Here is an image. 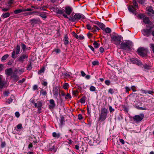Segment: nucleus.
I'll return each instance as SVG.
<instances>
[{"label":"nucleus","instance_id":"obj_60","mask_svg":"<svg viewBox=\"0 0 154 154\" xmlns=\"http://www.w3.org/2000/svg\"><path fill=\"white\" fill-rule=\"evenodd\" d=\"M86 27L87 29L89 30H91L92 28L89 24H87L86 25Z\"/></svg>","mask_w":154,"mask_h":154},{"label":"nucleus","instance_id":"obj_29","mask_svg":"<svg viewBox=\"0 0 154 154\" xmlns=\"http://www.w3.org/2000/svg\"><path fill=\"white\" fill-rule=\"evenodd\" d=\"M52 136L54 137L58 138L60 137V134L59 133H57L55 132H54L52 133Z\"/></svg>","mask_w":154,"mask_h":154},{"label":"nucleus","instance_id":"obj_45","mask_svg":"<svg viewBox=\"0 0 154 154\" xmlns=\"http://www.w3.org/2000/svg\"><path fill=\"white\" fill-rule=\"evenodd\" d=\"M71 98V96L69 94H67L66 97H65V98L66 99H70Z\"/></svg>","mask_w":154,"mask_h":154},{"label":"nucleus","instance_id":"obj_34","mask_svg":"<svg viewBox=\"0 0 154 154\" xmlns=\"http://www.w3.org/2000/svg\"><path fill=\"white\" fill-rule=\"evenodd\" d=\"M22 45V49L23 51H25L27 49L26 46L23 43L21 44Z\"/></svg>","mask_w":154,"mask_h":154},{"label":"nucleus","instance_id":"obj_20","mask_svg":"<svg viewBox=\"0 0 154 154\" xmlns=\"http://www.w3.org/2000/svg\"><path fill=\"white\" fill-rule=\"evenodd\" d=\"M13 72V70L11 68L6 69L5 70V73L8 76L11 75Z\"/></svg>","mask_w":154,"mask_h":154},{"label":"nucleus","instance_id":"obj_7","mask_svg":"<svg viewBox=\"0 0 154 154\" xmlns=\"http://www.w3.org/2000/svg\"><path fill=\"white\" fill-rule=\"evenodd\" d=\"M20 49V46L17 45L16 49H14L12 52L11 57L12 58H14L17 57V56H16V54L17 55L19 54Z\"/></svg>","mask_w":154,"mask_h":154},{"label":"nucleus","instance_id":"obj_4","mask_svg":"<svg viewBox=\"0 0 154 154\" xmlns=\"http://www.w3.org/2000/svg\"><path fill=\"white\" fill-rule=\"evenodd\" d=\"M133 4L134 6L133 5L129 6L128 7V9L130 12L136 15L137 14L136 12V8H138V7L137 3L135 0H133Z\"/></svg>","mask_w":154,"mask_h":154},{"label":"nucleus","instance_id":"obj_8","mask_svg":"<svg viewBox=\"0 0 154 154\" xmlns=\"http://www.w3.org/2000/svg\"><path fill=\"white\" fill-rule=\"evenodd\" d=\"M60 90L57 88L55 87L54 88L53 93L55 98L57 99L58 94H59L60 97L61 98V95L60 94Z\"/></svg>","mask_w":154,"mask_h":154},{"label":"nucleus","instance_id":"obj_53","mask_svg":"<svg viewBox=\"0 0 154 154\" xmlns=\"http://www.w3.org/2000/svg\"><path fill=\"white\" fill-rule=\"evenodd\" d=\"M44 68H42L38 72V74H39L40 73L43 72H44Z\"/></svg>","mask_w":154,"mask_h":154},{"label":"nucleus","instance_id":"obj_43","mask_svg":"<svg viewBox=\"0 0 154 154\" xmlns=\"http://www.w3.org/2000/svg\"><path fill=\"white\" fill-rule=\"evenodd\" d=\"M108 92L111 94H112L114 93V90L112 88H109Z\"/></svg>","mask_w":154,"mask_h":154},{"label":"nucleus","instance_id":"obj_11","mask_svg":"<svg viewBox=\"0 0 154 154\" xmlns=\"http://www.w3.org/2000/svg\"><path fill=\"white\" fill-rule=\"evenodd\" d=\"M18 70H16L14 72L13 75L11 76V78L15 82L19 80V77L16 75L18 73Z\"/></svg>","mask_w":154,"mask_h":154},{"label":"nucleus","instance_id":"obj_22","mask_svg":"<svg viewBox=\"0 0 154 154\" xmlns=\"http://www.w3.org/2000/svg\"><path fill=\"white\" fill-rule=\"evenodd\" d=\"M148 14L149 15L152 16L154 14V11L153 10L152 7H150L148 9Z\"/></svg>","mask_w":154,"mask_h":154},{"label":"nucleus","instance_id":"obj_27","mask_svg":"<svg viewBox=\"0 0 154 154\" xmlns=\"http://www.w3.org/2000/svg\"><path fill=\"white\" fill-rule=\"evenodd\" d=\"M65 122L64 118L63 117H62L60 119V126H62L64 124Z\"/></svg>","mask_w":154,"mask_h":154},{"label":"nucleus","instance_id":"obj_63","mask_svg":"<svg viewBox=\"0 0 154 154\" xmlns=\"http://www.w3.org/2000/svg\"><path fill=\"white\" fill-rule=\"evenodd\" d=\"M135 88H136V87L135 86H132L131 87V89L134 92L136 91V90L134 89Z\"/></svg>","mask_w":154,"mask_h":154},{"label":"nucleus","instance_id":"obj_6","mask_svg":"<svg viewBox=\"0 0 154 154\" xmlns=\"http://www.w3.org/2000/svg\"><path fill=\"white\" fill-rule=\"evenodd\" d=\"M148 50L143 48L141 47L137 49V52L139 55L142 57L146 56Z\"/></svg>","mask_w":154,"mask_h":154},{"label":"nucleus","instance_id":"obj_13","mask_svg":"<svg viewBox=\"0 0 154 154\" xmlns=\"http://www.w3.org/2000/svg\"><path fill=\"white\" fill-rule=\"evenodd\" d=\"M151 31L150 29H146L142 30V32L143 35L147 37L149 36L150 35Z\"/></svg>","mask_w":154,"mask_h":154},{"label":"nucleus","instance_id":"obj_16","mask_svg":"<svg viewBox=\"0 0 154 154\" xmlns=\"http://www.w3.org/2000/svg\"><path fill=\"white\" fill-rule=\"evenodd\" d=\"M131 61L133 63L136 64L139 66H141L142 65V63L137 58L132 59L131 60Z\"/></svg>","mask_w":154,"mask_h":154},{"label":"nucleus","instance_id":"obj_10","mask_svg":"<svg viewBox=\"0 0 154 154\" xmlns=\"http://www.w3.org/2000/svg\"><path fill=\"white\" fill-rule=\"evenodd\" d=\"M73 16L75 19V21L76 20H82L85 18V16L79 13L76 14Z\"/></svg>","mask_w":154,"mask_h":154},{"label":"nucleus","instance_id":"obj_15","mask_svg":"<svg viewBox=\"0 0 154 154\" xmlns=\"http://www.w3.org/2000/svg\"><path fill=\"white\" fill-rule=\"evenodd\" d=\"M29 21L30 22L31 24L33 27L34 26L35 24L38 23L39 22L38 20L35 19L30 20Z\"/></svg>","mask_w":154,"mask_h":154},{"label":"nucleus","instance_id":"obj_42","mask_svg":"<svg viewBox=\"0 0 154 154\" xmlns=\"http://www.w3.org/2000/svg\"><path fill=\"white\" fill-rule=\"evenodd\" d=\"M40 16L42 18H44V19H45L47 18V16H46V15L44 13L41 14H40Z\"/></svg>","mask_w":154,"mask_h":154},{"label":"nucleus","instance_id":"obj_56","mask_svg":"<svg viewBox=\"0 0 154 154\" xmlns=\"http://www.w3.org/2000/svg\"><path fill=\"white\" fill-rule=\"evenodd\" d=\"M15 116L17 117L18 118L20 116V114L19 112H15Z\"/></svg>","mask_w":154,"mask_h":154},{"label":"nucleus","instance_id":"obj_58","mask_svg":"<svg viewBox=\"0 0 154 154\" xmlns=\"http://www.w3.org/2000/svg\"><path fill=\"white\" fill-rule=\"evenodd\" d=\"M72 33H73V35L74 36V37L76 38L77 39L78 38V36L77 34H76L74 32H72Z\"/></svg>","mask_w":154,"mask_h":154},{"label":"nucleus","instance_id":"obj_37","mask_svg":"<svg viewBox=\"0 0 154 154\" xmlns=\"http://www.w3.org/2000/svg\"><path fill=\"white\" fill-rule=\"evenodd\" d=\"M85 97H83L80 99V102L82 103H85Z\"/></svg>","mask_w":154,"mask_h":154},{"label":"nucleus","instance_id":"obj_50","mask_svg":"<svg viewBox=\"0 0 154 154\" xmlns=\"http://www.w3.org/2000/svg\"><path fill=\"white\" fill-rule=\"evenodd\" d=\"M33 10V9H31V8H27V9H24V10L25 11H32Z\"/></svg>","mask_w":154,"mask_h":154},{"label":"nucleus","instance_id":"obj_36","mask_svg":"<svg viewBox=\"0 0 154 154\" xmlns=\"http://www.w3.org/2000/svg\"><path fill=\"white\" fill-rule=\"evenodd\" d=\"M143 67L146 69H149L150 68L149 66L146 64H145L143 65Z\"/></svg>","mask_w":154,"mask_h":154},{"label":"nucleus","instance_id":"obj_19","mask_svg":"<svg viewBox=\"0 0 154 154\" xmlns=\"http://www.w3.org/2000/svg\"><path fill=\"white\" fill-rule=\"evenodd\" d=\"M50 104L49 105V107L50 109H53L55 106L56 104L53 99L50 100Z\"/></svg>","mask_w":154,"mask_h":154},{"label":"nucleus","instance_id":"obj_17","mask_svg":"<svg viewBox=\"0 0 154 154\" xmlns=\"http://www.w3.org/2000/svg\"><path fill=\"white\" fill-rule=\"evenodd\" d=\"M57 13H58L59 14H63V17L66 18H68V17L67 15L66 14H64L65 11H64V9L61 10H60L58 9V10H57Z\"/></svg>","mask_w":154,"mask_h":154},{"label":"nucleus","instance_id":"obj_40","mask_svg":"<svg viewBox=\"0 0 154 154\" xmlns=\"http://www.w3.org/2000/svg\"><path fill=\"white\" fill-rule=\"evenodd\" d=\"M92 63L94 66L97 65L99 64V62L97 61H93L92 62Z\"/></svg>","mask_w":154,"mask_h":154},{"label":"nucleus","instance_id":"obj_3","mask_svg":"<svg viewBox=\"0 0 154 154\" xmlns=\"http://www.w3.org/2000/svg\"><path fill=\"white\" fill-rule=\"evenodd\" d=\"M121 48L122 49L129 51L131 49L132 42L128 41L124 42L121 43Z\"/></svg>","mask_w":154,"mask_h":154},{"label":"nucleus","instance_id":"obj_9","mask_svg":"<svg viewBox=\"0 0 154 154\" xmlns=\"http://www.w3.org/2000/svg\"><path fill=\"white\" fill-rule=\"evenodd\" d=\"M28 55L26 54L21 55L18 58V61L21 63H23L26 59L27 60Z\"/></svg>","mask_w":154,"mask_h":154},{"label":"nucleus","instance_id":"obj_64","mask_svg":"<svg viewBox=\"0 0 154 154\" xmlns=\"http://www.w3.org/2000/svg\"><path fill=\"white\" fill-rule=\"evenodd\" d=\"M139 17L140 19H142L144 18V15L142 14H140L139 15Z\"/></svg>","mask_w":154,"mask_h":154},{"label":"nucleus","instance_id":"obj_41","mask_svg":"<svg viewBox=\"0 0 154 154\" xmlns=\"http://www.w3.org/2000/svg\"><path fill=\"white\" fill-rule=\"evenodd\" d=\"M69 85L67 83H65L64 84L63 87L65 89H67L68 88Z\"/></svg>","mask_w":154,"mask_h":154},{"label":"nucleus","instance_id":"obj_52","mask_svg":"<svg viewBox=\"0 0 154 154\" xmlns=\"http://www.w3.org/2000/svg\"><path fill=\"white\" fill-rule=\"evenodd\" d=\"M32 68V65L31 64V63H30L28 66L27 67V69L29 70H30Z\"/></svg>","mask_w":154,"mask_h":154},{"label":"nucleus","instance_id":"obj_24","mask_svg":"<svg viewBox=\"0 0 154 154\" xmlns=\"http://www.w3.org/2000/svg\"><path fill=\"white\" fill-rule=\"evenodd\" d=\"M24 12V9H17L15 10L14 11V13L15 14H18L22 12Z\"/></svg>","mask_w":154,"mask_h":154},{"label":"nucleus","instance_id":"obj_57","mask_svg":"<svg viewBox=\"0 0 154 154\" xmlns=\"http://www.w3.org/2000/svg\"><path fill=\"white\" fill-rule=\"evenodd\" d=\"M9 94V92L8 91H5L4 93V94L5 96H8Z\"/></svg>","mask_w":154,"mask_h":154},{"label":"nucleus","instance_id":"obj_31","mask_svg":"<svg viewBox=\"0 0 154 154\" xmlns=\"http://www.w3.org/2000/svg\"><path fill=\"white\" fill-rule=\"evenodd\" d=\"M9 56V55L8 54H6L3 56L1 60L3 61L6 60Z\"/></svg>","mask_w":154,"mask_h":154},{"label":"nucleus","instance_id":"obj_62","mask_svg":"<svg viewBox=\"0 0 154 154\" xmlns=\"http://www.w3.org/2000/svg\"><path fill=\"white\" fill-rule=\"evenodd\" d=\"M54 51L56 52L57 53H59L60 52V50L59 49H54Z\"/></svg>","mask_w":154,"mask_h":154},{"label":"nucleus","instance_id":"obj_39","mask_svg":"<svg viewBox=\"0 0 154 154\" xmlns=\"http://www.w3.org/2000/svg\"><path fill=\"white\" fill-rule=\"evenodd\" d=\"M90 90L91 91H94L96 90V88L93 86H91L90 88Z\"/></svg>","mask_w":154,"mask_h":154},{"label":"nucleus","instance_id":"obj_55","mask_svg":"<svg viewBox=\"0 0 154 154\" xmlns=\"http://www.w3.org/2000/svg\"><path fill=\"white\" fill-rule=\"evenodd\" d=\"M5 145H6V143L5 142H2L1 143V147L2 148H4L5 147Z\"/></svg>","mask_w":154,"mask_h":154},{"label":"nucleus","instance_id":"obj_49","mask_svg":"<svg viewBox=\"0 0 154 154\" xmlns=\"http://www.w3.org/2000/svg\"><path fill=\"white\" fill-rule=\"evenodd\" d=\"M78 119L79 120H82L83 119V117L82 116V115L79 114L78 115Z\"/></svg>","mask_w":154,"mask_h":154},{"label":"nucleus","instance_id":"obj_26","mask_svg":"<svg viewBox=\"0 0 154 154\" xmlns=\"http://www.w3.org/2000/svg\"><path fill=\"white\" fill-rule=\"evenodd\" d=\"M143 21L145 24H149L150 22L149 17H146L143 18Z\"/></svg>","mask_w":154,"mask_h":154},{"label":"nucleus","instance_id":"obj_44","mask_svg":"<svg viewBox=\"0 0 154 154\" xmlns=\"http://www.w3.org/2000/svg\"><path fill=\"white\" fill-rule=\"evenodd\" d=\"M18 129L20 130L22 128V125L21 124H18L16 126Z\"/></svg>","mask_w":154,"mask_h":154},{"label":"nucleus","instance_id":"obj_14","mask_svg":"<svg viewBox=\"0 0 154 154\" xmlns=\"http://www.w3.org/2000/svg\"><path fill=\"white\" fill-rule=\"evenodd\" d=\"M64 11L65 13L69 15L72 12V9L71 7L69 6H67L65 8Z\"/></svg>","mask_w":154,"mask_h":154},{"label":"nucleus","instance_id":"obj_47","mask_svg":"<svg viewBox=\"0 0 154 154\" xmlns=\"http://www.w3.org/2000/svg\"><path fill=\"white\" fill-rule=\"evenodd\" d=\"M2 11L4 12H6L9 9V8H2Z\"/></svg>","mask_w":154,"mask_h":154},{"label":"nucleus","instance_id":"obj_32","mask_svg":"<svg viewBox=\"0 0 154 154\" xmlns=\"http://www.w3.org/2000/svg\"><path fill=\"white\" fill-rule=\"evenodd\" d=\"M104 30L105 32L107 33H110L111 32V29L109 27H106V28H105V29Z\"/></svg>","mask_w":154,"mask_h":154},{"label":"nucleus","instance_id":"obj_33","mask_svg":"<svg viewBox=\"0 0 154 154\" xmlns=\"http://www.w3.org/2000/svg\"><path fill=\"white\" fill-rule=\"evenodd\" d=\"M4 85V82L2 80V78L0 77V88H2Z\"/></svg>","mask_w":154,"mask_h":154},{"label":"nucleus","instance_id":"obj_54","mask_svg":"<svg viewBox=\"0 0 154 154\" xmlns=\"http://www.w3.org/2000/svg\"><path fill=\"white\" fill-rule=\"evenodd\" d=\"M36 12L34 11L33 12H30V13H25L24 14H25V15L26 16V15H28L32 14L33 13H36Z\"/></svg>","mask_w":154,"mask_h":154},{"label":"nucleus","instance_id":"obj_61","mask_svg":"<svg viewBox=\"0 0 154 154\" xmlns=\"http://www.w3.org/2000/svg\"><path fill=\"white\" fill-rule=\"evenodd\" d=\"M151 48L152 49V50L153 51V52L154 53V44H151Z\"/></svg>","mask_w":154,"mask_h":154},{"label":"nucleus","instance_id":"obj_5","mask_svg":"<svg viewBox=\"0 0 154 154\" xmlns=\"http://www.w3.org/2000/svg\"><path fill=\"white\" fill-rule=\"evenodd\" d=\"M144 115L143 113H140L139 115H136L134 116L133 119L137 123L140 122L144 118Z\"/></svg>","mask_w":154,"mask_h":154},{"label":"nucleus","instance_id":"obj_51","mask_svg":"<svg viewBox=\"0 0 154 154\" xmlns=\"http://www.w3.org/2000/svg\"><path fill=\"white\" fill-rule=\"evenodd\" d=\"M14 1V0H9L8 3L10 6H11V5L13 3Z\"/></svg>","mask_w":154,"mask_h":154},{"label":"nucleus","instance_id":"obj_46","mask_svg":"<svg viewBox=\"0 0 154 154\" xmlns=\"http://www.w3.org/2000/svg\"><path fill=\"white\" fill-rule=\"evenodd\" d=\"M105 83L106 85H109L110 84V82L109 80H106L105 81Z\"/></svg>","mask_w":154,"mask_h":154},{"label":"nucleus","instance_id":"obj_21","mask_svg":"<svg viewBox=\"0 0 154 154\" xmlns=\"http://www.w3.org/2000/svg\"><path fill=\"white\" fill-rule=\"evenodd\" d=\"M148 24L146 25V26L147 28H149L148 29H150L151 31L152 30H154V26L152 23L150 22Z\"/></svg>","mask_w":154,"mask_h":154},{"label":"nucleus","instance_id":"obj_1","mask_svg":"<svg viewBox=\"0 0 154 154\" xmlns=\"http://www.w3.org/2000/svg\"><path fill=\"white\" fill-rule=\"evenodd\" d=\"M108 113V110L105 107L102 108L99 113L98 121L101 122L104 121L107 117Z\"/></svg>","mask_w":154,"mask_h":154},{"label":"nucleus","instance_id":"obj_59","mask_svg":"<svg viewBox=\"0 0 154 154\" xmlns=\"http://www.w3.org/2000/svg\"><path fill=\"white\" fill-rule=\"evenodd\" d=\"M69 20L73 22H75V19H74V17H71L69 18Z\"/></svg>","mask_w":154,"mask_h":154},{"label":"nucleus","instance_id":"obj_12","mask_svg":"<svg viewBox=\"0 0 154 154\" xmlns=\"http://www.w3.org/2000/svg\"><path fill=\"white\" fill-rule=\"evenodd\" d=\"M42 101H38L37 103H35V108H37L38 111H40L42 109Z\"/></svg>","mask_w":154,"mask_h":154},{"label":"nucleus","instance_id":"obj_48","mask_svg":"<svg viewBox=\"0 0 154 154\" xmlns=\"http://www.w3.org/2000/svg\"><path fill=\"white\" fill-rule=\"evenodd\" d=\"M47 8V7L46 6H42V7H40V9L41 10L46 11V8Z\"/></svg>","mask_w":154,"mask_h":154},{"label":"nucleus","instance_id":"obj_28","mask_svg":"<svg viewBox=\"0 0 154 154\" xmlns=\"http://www.w3.org/2000/svg\"><path fill=\"white\" fill-rule=\"evenodd\" d=\"M10 15V13L9 12H7L6 13L3 14L1 16V17L3 18H5L9 17Z\"/></svg>","mask_w":154,"mask_h":154},{"label":"nucleus","instance_id":"obj_23","mask_svg":"<svg viewBox=\"0 0 154 154\" xmlns=\"http://www.w3.org/2000/svg\"><path fill=\"white\" fill-rule=\"evenodd\" d=\"M100 29V28L96 26H94L93 27L91 28V31L93 32H97Z\"/></svg>","mask_w":154,"mask_h":154},{"label":"nucleus","instance_id":"obj_30","mask_svg":"<svg viewBox=\"0 0 154 154\" xmlns=\"http://www.w3.org/2000/svg\"><path fill=\"white\" fill-rule=\"evenodd\" d=\"M14 99V96H11L10 98L8 99L6 101V102L8 103L9 104H10L11 103L13 99Z\"/></svg>","mask_w":154,"mask_h":154},{"label":"nucleus","instance_id":"obj_35","mask_svg":"<svg viewBox=\"0 0 154 154\" xmlns=\"http://www.w3.org/2000/svg\"><path fill=\"white\" fill-rule=\"evenodd\" d=\"M93 45H94V47L96 48H98L100 45V44L97 43V42L96 41L94 42L93 43Z\"/></svg>","mask_w":154,"mask_h":154},{"label":"nucleus","instance_id":"obj_2","mask_svg":"<svg viewBox=\"0 0 154 154\" xmlns=\"http://www.w3.org/2000/svg\"><path fill=\"white\" fill-rule=\"evenodd\" d=\"M122 39V36L118 35H113L111 36V41L117 45L120 44Z\"/></svg>","mask_w":154,"mask_h":154},{"label":"nucleus","instance_id":"obj_25","mask_svg":"<svg viewBox=\"0 0 154 154\" xmlns=\"http://www.w3.org/2000/svg\"><path fill=\"white\" fill-rule=\"evenodd\" d=\"M68 37L67 35H65L64 38V44L65 45H67L69 43V41L68 40Z\"/></svg>","mask_w":154,"mask_h":154},{"label":"nucleus","instance_id":"obj_38","mask_svg":"<svg viewBox=\"0 0 154 154\" xmlns=\"http://www.w3.org/2000/svg\"><path fill=\"white\" fill-rule=\"evenodd\" d=\"M40 92L42 95L44 96H45L47 94L46 91H45L43 90H42L40 91Z\"/></svg>","mask_w":154,"mask_h":154},{"label":"nucleus","instance_id":"obj_18","mask_svg":"<svg viewBox=\"0 0 154 154\" xmlns=\"http://www.w3.org/2000/svg\"><path fill=\"white\" fill-rule=\"evenodd\" d=\"M95 24H97L98 26L100 28L103 30L105 29V25L102 23L99 22L98 21H96L94 22Z\"/></svg>","mask_w":154,"mask_h":154}]
</instances>
